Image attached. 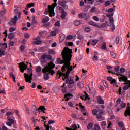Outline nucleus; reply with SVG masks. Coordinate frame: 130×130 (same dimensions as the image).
<instances>
[{
  "mask_svg": "<svg viewBox=\"0 0 130 130\" xmlns=\"http://www.w3.org/2000/svg\"><path fill=\"white\" fill-rule=\"evenodd\" d=\"M102 48L104 50L106 49V43L105 42L103 43V44L102 46Z\"/></svg>",
  "mask_w": 130,
  "mask_h": 130,
  "instance_id": "nucleus-53",
  "label": "nucleus"
},
{
  "mask_svg": "<svg viewBox=\"0 0 130 130\" xmlns=\"http://www.w3.org/2000/svg\"><path fill=\"white\" fill-rule=\"evenodd\" d=\"M49 54H56V52L53 49H50L48 51Z\"/></svg>",
  "mask_w": 130,
  "mask_h": 130,
  "instance_id": "nucleus-29",
  "label": "nucleus"
},
{
  "mask_svg": "<svg viewBox=\"0 0 130 130\" xmlns=\"http://www.w3.org/2000/svg\"><path fill=\"white\" fill-rule=\"evenodd\" d=\"M72 53L73 51L72 49H69L68 47H64L62 52V56L63 60H61V58H58L57 59V63L58 64H62V72H66V69L68 71L73 68V66H71V60L72 59Z\"/></svg>",
  "mask_w": 130,
  "mask_h": 130,
  "instance_id": "nucleus-1",
  "label": "nucleus"
},
{
  "mask_svg": "<svg viewBox=\"0 0 130 130\" xmlns=\"http://www.w3.org/2000/svg\"><path fill=\"white\" fill-rule=\"evenodd\" d=\"M67 1L63 0L60 2H59V5L61 6V7H63L64 8L66 6Z\"/></svg>",
  "mask_w": 130,
  "mask_h": 130,
  "instance_id": "nucleus-21",
  "label": "nucleus"
},
{
  "mask_svg": "<svg viewBox=\"0 0 130 130\" xmlns=\"http://www.w3.org/2000/svg\"><path fill=\"white\" fill-rule=\"evenodd\" d=\"M99 112L97 110V109H93L92 110V114L95 116V115H97V113H98Z\"/></svg>",
  "mask_w": 130,
  "mask_h": 130,
  "instance_id": "nucleus-40",
  "label": "nucleus"
},
{
  "mask_svg": "<svg viewBox=\"0 0 130 130\" xmlns=\"http://www.w3.org/2000/svg\"><path fill=\"white\" fill-rule=\"evenodd\" d=\"M96 100L99 104H102V105L104 104V101L100 96L97 97Z\"/></svg>",
  "mask_w": 130,
  "mask_h": 130,
  "instance_id": "nucleus-16",
  "label": "nucleus"
},
{
  "mask_svg": "<svg viewBox=\"0 0 130 130\" xmlns=\"http://www.w3.org/2000/svg\"><path fill=\"white\" fill-rule=\"evenodd\" d=\"M119 37H116V44H118V43H119Z\"/></svg>",
  "mask_w": 130,
  "mask_h": 130,
  "instance_id": "nucleus-59",
  "label": "nucleus"
},
{
  "mask_svg": "<svg viewBox=\"0 0 130 130\" xmlns=\"http://www.w3.org/2000/svg\"><path fill=\"white\" fill-rule=\"evenodd\" d=\"M128 89H129V86L128 85H125L123 88V92H125Z\"/></svg>",
  "mask_w": 130,
  "mask_h": 130,
  "instance_id": "nucleus-36",
  "label": "nucleus"
},
{
  "mask_svg": "<svg viewBox=\"0 0 130 130\" xmlns=\"http://www.w3.org/2000/svg\"><path fill=\"white\" fill-rule=\"evenodd\" d=\"M107 110L110 114H113V111H112V110H111V108H107Z\"/></svg>",
  "mask_w": 130,
  "mask_h": 130,
  "instance_id": "nucleus-39",
  "label": "nucleus"
},
{
  "mask_svg": "<svg viewBox=\"0 0 130 130\" xmlns=\"http://www.w3.org/2000/svg\"><path fill=\"white\" fill-rule=\"evenodd\" d=\"M10 76L11 77V78H13V81L14 82V83H16V77H15V75L14 74H13V73H10Z\"/></svg>",
  "mask_w": 130,
  "mask_h": 130,
  "instance_id": "nucleus-38",
  "label": "nucleus"
},
{
  "mask_svg": "<svg viewBox=\"0 0 130 130\" xmlns=\"http://www.w3.org/2000/svg\"><path fill=\"white\" fill-rule=\"evenodd\" d=\"M72 71H73V68L68 69L66 72V74L58 71L57 74V77H59V79L61 76H63V81H66V84H68V83L69 85H73V84H75V81L72 79V77L69 76L70 73H71Z\"/></svg>",
  "mask_w": 130,
  "mask_h": 130,
  "instance_id": "nucleus-3",
  "label": "nucleus"
},
{
  "mask_svg": "<svg viewBox=\"0 0 130 130\" xmlns=\"http://www.w3.org/2000/svg\"><path fill=\"white\" fill-rule=\"evenodd\" d=\"M118 79L120 82H126V81H127L128 80V78L126 76H123L119 77Z\"/></svg>",
  "mask_w": 130,
  "mask_h": 130,
  "instance_id": "nucleus-15",
  "label": "nucleus"
},
{
  "mask_svg": "<svg viewBox=\"0 0 130 130\" xmlns=\"http://www.w3.org/2000/svg\"><path fill=\"white\" fill-rule=\"evenodd\" d=\"M102 3H103V0H96L94 3V6H98L100 4H102Z\"/></svg>",
  "mask_w": 130,
  "mask_h": 130,
  "instance_id": "nucleus-25",
  "label": "nucleus"
},
{
  "mask_svg": "<svg viewBox=\"0 0 130 130\" xmlns=\"http://www.w3.org/2000/svg\"><path fill=\"white\" fill-rule=\"evenodd\" d=\"M94 128L95 130H101L100 126H99V125L98 124L94 125Z\"/></svg>",
  "mask_w": 130,
  "mask_h": 130,
  "instance_id": "nucleus-47",
  "label": "nucleus"
},
{
  "mask_svg": "<svg viewBox=\"0 0 130 130\" xmlns=\"http://www.w3.org/2000/svg\"><path fill=\"white\" fill-rule=\"evenodd\" d=\"M104 86L105 87V88H108V84H107V82L105 81H103Z\"/></svg>",
  "mask_w": 130,
  "mask_h": 130,
  "instance_id": "nucleus-56",
  "label": "nucleus"
},
{
  "mask_svg": "<svg viewBox=\"0 0 130 130\" xmlns=\"http://www.w3.org/2000/svg\"><path fill=\"white\" fill-rule=\"evenodd\" d=\"M20 18H18V16H14L13 18H12L11 22H9L10 25H16L17 21Z\"/></svg>",
  "mask_w": 130,
  "mask_h": 130,
  "instance_id": "nucleus-9",
  "label": "nucleus"
},
{
  "mask_svg": "<svg viewBox=\"0 0 130 130\" xmlns=\"http://www.w3.org/2000/svg\"><path fill=\"white\" fill-rule=\"evenodd\" d=\"M55 68V64L53 63V62L51 61L48 64L42 69V72L44 75V79L45 80H48L49 79V74H51L52 76H53L55 74V71L53 69Z\"/></svg>",
  "mask_w": 130,
  "mask_h": 130,
  "instance_id": "nucleus-2",
  "label": "nucleus"
},
{
  "mask_svg": "<svg viewBox=\"0 0 130 130\" xmlns=\"http://www.w3.org/2000/svg\"><path fill=\"white\" fill-rule=\"evenodd\" d=\"M14 12H15V16H16V17H17V18H18L19 19H21V15H22V13L20 11H19V9H14Z\"/></svg>",
  "mask_w": 130,
  "mask_h": 130,
  "instance_id": "nucleus-12",
  "label": "nucleus"
},
{
  "mask_svg": "<svg viewBox=\"0 0 130 130\" xmlns=\"http://www.w3.org/2000/svg\"><path fill=\"white\" fill-rule=\"evenodd\" d=\"M120 102H121V98H118L116 102V107H117L119 104H120Z\"/></svg>",
  "mask_w": 130,
  "mask_h": 130,
  "instance_id": "nucleus-27",
  "label": "nucleus"
},
{
  "mask_svg": "<svg viewBox=\"0 0 130 130\" xmlns=\"http://www.w3.org/2000/svg\"><path fill=\"white\" fill-rule=\"evenodd\" d=\"M92 19L94 21H96V22H98L99 21V18H98V17H97V16H93L92 17Z\"/></svg>",
  "mask_w": 130,
  "mask_h": 130,
  "instance_id": "nucleus-55",
  "label": "nucleus"
},
{
  "mask_svg": "<svg viewBox=\"0 0 130 130\" xmlns=\"http://www.w3.org/2000/svg\"><path fill=\"white\" fill-rule=\"evenodd\" d=\"M111 3L109 1H107L105 3V5L106 7L109 6Z\"/></svg>",
  "mask_w": 130,
  "mask_h": 130,
  "instance_id": "nucleus-54",
  "label": "nucleus"
},
{
  "mask_svg": "<svg viewBox=\"0 0 130 130\" xmlns=\"http://www.w3.org/2000/svg\"><path fill=\"white\" fill-rule=\"evenodd\" d=\"M59 37L60 40H64V38H66V36L63 33H61L59 35Z\"/></svg>",
  "mask_w": 130,
  "mask_h": 130,
  "instance_id": "nucleus-26",
  "label": "nucleus"
},
{
  "mask_svg": "<svg viewBox=\"0 0 130 130\" xmlns=\"http://www.w3.org/2000/svg\"><path fill=\"white\" fill-rule=\"evenodd\" d=\"M111 84H116V80L115 79H112L111 82Z\"/></svg>",
  "mask_w": 130,
  "mask_h": 130,
  "instance_id": "nucleus-63",
  "label": "nucleus"
},
{
  "mask_svg": "<svg viewBox=\"0 0 130 130\" xmlns=\"http://www.w3.org/2000/svg\"><path fill=\"white\" fill-rule=\"evenodd\" d=\"M5 51H6V50H4L2 48L0 49V53H1V54L3 55H6V53Z\"/></svg>",
  "mask_w": 130,
  "mask_h": 130,
  "instance_id": "nucleus-44",
  "label": "nucleus"
},
{
  "mask_svg": "<svg viewBox=\"0 0 130 130\" xmlns=\"http://www.w3.org/2000/svg\"><path fill=\"white\" fill-rule=\"evenodd\" d=\"M34 3H29L27 4L26 7H25V10H26V11H28V10H29V9H30V8H32V7H34Z\"/></svg>",
  "mask_w": 130,
  "mask_h": 130,
  "instance_id": "nucleus-18",
  "label": "nucleus"
},
{
  "mask_svg": "<svg viewBox=\"0 0 130 130\" xmlns=\"http://www.w3.org/2000/svg\"><path fill=\"white\" fill-rule=\"evenodd\" d=\"M120 106L121 108H125V107H126V103H124L122 102Z\"/></svg>",
  "mask_w": 130,
  "mask_h": 130,
  "instance_id": "nucleus-41",
  "label": "nucleus"
},
{
  "mask_svg": "<svg viewBox=\"0 0 130 130\" xmlns=\"http://www.w3.org/2000/svg\"><path fill=\"white\" fill-rule=\"evenodd\" d=\"M73 97V94L72 93H66L64 95V98L66 99V101H69Z\"/></svg>",
  "mask_w": 130,
  "mask_h": 130,
  "instance_id": "nucleus-13",
  "label": "nucleus"
},
{
  "mask_svg": "<svg viewBox=\"0 0 130 130\" xmlns=\"http://www.w3.org/2000/svg\"><path fill=\"white\" fill-rule=\"evenodd\" d=\"M59 11L61 14V18L62 19H64L67 16H68V13L64 11V9L62 7H59Z\"/></svg>",
  "mask_w": 130,
  "mask_h": 130,
  "instance_id": "nucleus-7",
  "label": "nucleus"
},
{
  "mask_svg": "<svg viewBox=\"0 0 130 130\" xmlns=\"http://www.w3.org/2000/svg\"><path fill=\"white\" fill-rule=\"evenodd\" d=\"M85 93V95L86 96L85 97V100H87V99H88V98H89L90 99V98H89V95L88 94V93H87V92L84 91Z\"/></svg>",
  "mask_w": 130,
  "mask_h": 130,
  "instance_id": "nucleus-60",
  "label": "nucleus"
},
{
  "mask_svg": "<svg viewBox=\"0 0 130 130\" xmlns=\"http://www.w3.org/2000/svg\"><path fill=\"white\" fill-rule=\"evenodd\" d=\"M19 68H22L24 70H27L28 69V66L25 64V62H22V63H20L19 64Z\"/></svg>",
  "mask_w": 130,
  "mask_h": 130,
  "instance_id": "nucleus-14",
  "label": "nucleus"
},
{
  "mask_svg": "<svg viewBox=\"0 0 130 130\" xmlns=\"http://www.w3.org/2000/svg\"><path fill=\"white\" fill-rule=\"evenodd\" d=\"M38 110H41L44 113H45V112H44V110H45V107H44V106H40Z\"/></svg>",
  "mask_w": 130,
  "mask_h": 130,
  "instance_id": "nucleus-33",
  "label": "nucleus"
},
{
  "mask_svg": "<svg viewBox=\"0 0 130 130\" xmlns=\"http://www.w3.org/2000/svg\"><path fill=\"white\" fill-rule=\"evenodd\" d=\"M101 125L102 126H105L106 125V122L105 121L102 122Z\"/></svg>",
  "mask_w": 130,
  "mask_h": 130,
  "instance_id": "nucleus-64",
  "label": "nucleus"
},
{
  "mask_svg": "<svg viewBox=\"0 0 130 130\" xmlns=\"http://www.w3.org/2000/svg\"><path fill=\"white\" fill-rule=\"evenodd\" d=\"M83 18L85 21L89 20V14L86 13H83Z\"/></svg>",
  "mask_w": 130,
  "mask_h": 130,
  "instance_id": "nucleus-22",
  "label": "nucleus"
},
{
  "mask_svg": "<svg viewBox=\"0 0 130 130\" xmlns=\"http://www.w3.org/2000/svg\"><path fill=\"white\" fill-rule=\"evenodd\" d=\"M118 125L119 126V127H120L121 128H123L124 125L123 124V122H120L118 123Z\"/></svg>",
  "mask_w": 130,
  "mask_h": 130,
  "instance_id": "nucleus-46",
  "label": "nucleus"
},
{
  "mask_svg": "<svg viewBox=\"0 0 130 130\" xmlns=\"http://www.w3.org/2000/svg\"><path fill=\"white\" fill-rule=\"evenodd\" d=\"M98 113L96 115V117L98 118V119H99L100 121H102V120H104L105 118L103 116H102L103 115V111H102V110H99L98 111Z\"/></svg>",
  "mask_w": 130,
  "mask_h": 130,
  "instance_id": "nucleus-6",
  "label": "nucleus"
},
{
  "mask_svg": "<svg viewBox=\"0 0 130 130\" xmlns=\"http://www.w3.org/2000/svg\"><path fill=\"white\" fill-rule=\"evenodd\" d=\"M124 72H125V69H124V68H120V74H123V73H124Z\"/></svg>",
  "mask_w": 130,
  "mask_h": 130,
  "instance_id": "nucleus-50",
  "label": "nucleus"
},
{
  "mask_svg": "<svg viewBox=\"0 0 130 130\" xmlns=\"http://www.w3.org/2000/svg\"><path fill=\"white\" fill-rule=\"evenodd\" d=\"M90 11L91 13H95L96 12V7H92Z\"/></svg>",
  "mask_w": 130,
  "mask_h": 130,
  "instance_id": "nucleus-52",
  "label": "nucleus"
},
{
  "mask_svg": "<svg viewBox=\"0 0 130 130\" xmlns=\"http://www.w3.org/2000/svg\"><path fill=\"white\" fill-rule=\"evenodd\" d=\"M94 126V124L92 122H90L87 125V129L91 130V128Z\"/></svg>",
  "mask_w": 130,
  "mask_h": 130,
  "instance_id": "nucleus-23",
  "label": "nucleus"
},
{
  "mask_svg": "<svg viewBox=\"0 0 130 130\" xmlns=\"http://www.w3.org/2000/svg\"><path fill=\"white\" fill-rule=\"evenodd\" d=\"M110 55L112 58H116V54L114 52H111Z\"/></svg>",
  "mask_w": 130,
  "mask_h": 130,
  "instance_id": "nucleus-32",
  "label": "nucleus"
},
{
  "mask_svg": "<svg viewBox=\"0 0 130 130\" xmlns=\"http://www.w3.org/2000/svg\"><path fill=\"white\" fill-rule=\"evenodd\" d=\"M86 77H87V74L86 73H83L81 75V79L82 80H84L86 79Z\"/></svg>",
  "mask_w": 130,
  "mask_h": 130,
  "instance_id": "nucleus-43",
  "label": "nucleus"
},
{
  "mask_svg": "<svg viewBox=\"0 0 130 130\" xmlns=\"http://www.w3.org/2000/svg\"><path fill=\"white\" fill-rule=\"evenodd\" d=\"M82 23L80 22V20H77L74 21V25L75 26H79V25H81Z\"/></svg>",
  "mask_w": 130,
  "mask_h": 130,
  "instance_id": "nucleus-28",
  "label": "nucleus"
},
{
  "mask_svg": "<svg viewBox=\"0 0 130 130\" xmlns=\"http://www.w3.org/2000/svg\"><path fill=\"white\" fill-rule=\"evenodd\" d=\"M47 58L48 60H51V59H52V56H51L50 54H49L47 55Z\"/></svg>",
  "mask_w": 130,
  "mask_h": 130,
  "instance_id": "nucleus-51",
  "label": "nucleus"
},
{
  "mask_svg": "<svg viewBox=\"0 0 130 130\" xmlns=\"http://www.w3.org/2000/svg\"><path fill=\"white\" fill-rule=\"evenodd\" d=\"M32 25L33 26H36V25H37V21L35 20V17H32Z\"/></svg>",
  "mask_w": 130,
  "mask_h": 130,
  "instance_id": "nucleus-24",
  "label": "nucleus"
},
{
  "mask_svg": "<svg viewBox=\"0 0 130 130\" xmlns=\"http://www.w3.org/2000/svg\"><path fill=\"white\" fill-rule=\"evenodd\" d=\"M90 41H91V45H93V46H95L96 44L98 43V42L99 41L97 39H94V40H90Z\"/></svg>",
  "mask_w": 130,
  "mask_h": 130,
  "instance_id": "nucleus-19",
  "label": "nucleus"
},
{
  "mask_svg": "<svg viewBox=\"0 0 130 130\" xmlns=\"http://www.w3.org/2000/svg\"><path fill=\"white\" fill-rule=\"evenodd\" d=\"M126 82L124 83V85H128L130 87V80H127Z\"/></svg>",
  "mask_w": 130,
  "mask_h": 130,
  "instance_id": "nucleus-61",
  "label": "nucleus"
},
{
  "mask_svg": "<svg viewBox=\"0 0 130 130\" xmlns=\"http://www.w3.org/2000/svg\"><path fill=\"white\" fill-rule=\"evenodd\" d=\"M44 126L46 127V130H49V128L50 130H54L53 128H52V126L50 125V126H47L46 124H45Z\"/></svg>",
  "mask_w": 130,
  "mask_h": 130,
  "instance_id": "nucleus-31",
  "label": "nucleus"
},
{
  "mask_svg": "<svg viewBox=\"0 0 130 130\" xmlns=\"http://www.w3.org/2000/svg\"><path fill=\"white\" fill-rule=\"evenodd\" d=\"M89 25H91V26H94L95 27H96V26H97V24L95 22H94L93 21H90L89 22Z\"/></svg>",
  "mask_w": 130,
  "mask_h": 130,
  "instance_id": "nucleus-48",
  "label": "nucleus"
},
{
  "mask_svg": "<svg viewBox=\"0 0 130 130\" xmlns=\"http://www.w3.org/2000/svg\"><path fill=\"white\" fill-rule=\"evenodd\" d=\"M41 67L40 66H38L37 68H36V72L37 73H41Z\"/></svg>",
  "mask_w": 130,
  "mask_h": 130,
  "instance_id": "nucleus-37",
  "label": "nucleus"
},
{
  "mask_svg": "<svg viewBox=\"0 0 130 130\" xmlns=\"http://www.w3.org/2000/svg\"><path fill=\"white\" fill-rule=\"evenodd\" d=\"M42 59L43 60H46V58H47V55L46 54H43L41 56Z\"/></svg>",
  "mask_w": 130,
  "mask_h": 130,
  "instance_id": "nucleus-45",
  "label": "nucleus"
},
{
  "mask_svg": "<svg viewBox=\"0 0 130 130\" xmlns=\"http://www.w3.org/2000/svg\"><path fill=\"white\" fill-rule=\"evenodd\" d=\"M40 39V37H37L34 39V41L32 42V44H33V45H35V44L37 45H39V44H41V43H42V42L39 40Z\"/></svg>",
  "mask_w": 130,
  "mask_h": 130,
  "instance_id": "nucleus-10",
  "label": "nucleus"
},
{
  "mask_svg": "<svg viewBox=\"0 0 130 130\" xmlns=\"http://www.w3.org/2000/svg\"><path fill=\"white\" fill-rule=\"evenodd\" d=\"M78 87L80 88V89H82L83 88V86L82 85V84L81 83V82H79L78 83Z\"/></svg>",
  "mask_w": 130,
  "mask_h": 130,
  "instance_id": "nucleus-58",
  "label": "nucleus"
},
{
  "mask_svg": "<svg viewBox=\"0 0 130 130\" xmlns=\"http://www.w3.org/2000/svg\"><path fill=\"white\" fill-rule=\"evenodd\" d=\"M79 107H80V108H81V111H82V112L83 113V115L85 116H88L89 114H88L87 113H86V112L87 111V110H86V109H85V106L82 105V103H79Z\"/></svg>",
  "mask_w": 130,
  "mask_h": 130,
  "instance_id": "nucleus-11",
  "label": "nucleus"
},
{
  "mask_svg": "<svg viewBox=\"0 0 130 130\" xmlns=\"http://www.w3.org/2000/svg\"><path fill=\"white\" fill-rule=\"evenodd\" d=\"M62 92L64 94L68 92V88L66 87V83H63V86H62Z\"/></svg>",
  "mask_w": 130,
  "mask_h": 130,
  "instance_id": "nucleus-17",
  "label": "nucleus"
},
{
  "mask_svg": "<svg viewBox=\"0 0 130 130\" xmlns=\"http://www.w3.org/2000/svg\"><path fill=\"white\" fill-rule=\"evenodd\" d=\"M8 47L7 46V43H4L2 44L1 46V49H4V50H6V48Z\"/></svg>",
  "mask_w": 130,
  "mask_h": 130,
  "instance_id": "nucleus-34",
  "label": "nucleus"
},
{
  "mask_svg": "<svg viewBox=\"0 0 130 130\" xmlns=\"http://www.w3.org/2000/svg\"><path fill=\"white\" fill-rule=\"evenodd\" d=\"M68 105H69L70 107H74V104H73V103H72V102H69V103H68Z\"/></svg>",
  "mask_w": 130,
  "mask_h": 130,
  "instance_id": "nucleus-62",
  "label": "nucleus"
},
{
  "mask_svg": "<svg viewBox=\"0 0 130 130\" xmlns=\"http://www.w3.org/2000/svg\"><path fill=\"white\" fill-rule=\"evenodd\" d=\"M119 69H120V67L117 66L115 67L114 70H115V72H116L117 73L119 74Z\"/></svg>",
  "mask_w": 130,
  "mask_h": 130,
  "instance_id": "nucleus-35",
  "label": "nucleus"
},
{
  "mask_svg": "<svg viewBox=\"0 0 130 130\" xmlns=\"http://www.w3.org/2000/svg\"><path fill=\"white\" fill-rule=\"evenodd\" d=\"M33 76V71H32V68H28V74L24 73V78L25 79V81L27 82L31 83Z\"/></svg>",
  "mask_w": 130,
  "mask_h": 130,
  "instance_id": "nucleus-5",
  "label": "nucleus"
},
{
  "mask_svg": "<svg viewBox=\"0 0 130 130\" xmlns=\"http://www.w3.org/2000/svg\"><path fill=\"white\" fill-rule=\"evenodd\" d=\"M14 37H15V35H14V33H10L8 35L9 39L12 40L13 39V38H14Z\"/></svg>",
  "mask_w": 130,
  "mask_h": 130,
  "instance_id": "nucleus-30",
  "label": "nucleus"
},
{
  "mask_svg": "<svg viewBox=\"0 0 130 130\" xmlns=\"http://www.w3.org/2000/svg\"><path fill=\"white\" fill-rule=\"evenodd\" d=\"M8 122H6L7 125L8 126H12V124H14L15 123V120L14 119H11L10 116L7 117Z\"/></svg>",
  "mask_w": 130,
  "mask_h": 130,
  "instance_id": "nucleus-8",
  "label": "nucleus"
},
{
  "mask_svg": "<svg viewBox=\"0 0 130 130\" xmlns=\"http://www.w3.org/2000/svg\"><path fill=\"white\" fill-rule=\"evenodd\" d=\"M5 14H6V9H4L0 12V15L3 16Z\"/></svg>",
  "mask_w": 130,
  "mask_h": 130,
  "instance_id": "nucleus-42",
  "label": "nucleus"
},
{
  "mask_svg": "<svg viewBox=\"0 0 130 130\" xmlns=\"http://www.w3.org/2000/svg\"><path fill=\"white\" fill-rule=\"evenodd\" d=\"M60 25V22H59V21H57L55 23V26H56V27H59Z\"/></svg>",
  "mask_w": 130,
  "mask_h": 130,
  "instance_id": "nucleus-57",
  "label": "nucleus"
},
{
  "mask_svg": "<svg viewBox=\"0 0 130 130\" xmlns=\"http://www.w3.org/2000/svg\"><path fill=\"white\" fill-rule=\"evenodd\" d=\"M73 38H74V36H73L72 35H68L67 37H66V39H67V40H69L70 39H73Z\"/></svg>",
  "mask_w": 130,
  "mask_h": 130,
  "instance_id": "nucleus-49",
  "label": "nucleus"
},
{
  "mask_svg": "<svg viewBox=\"0 0 130 130\" xmlns=\"http://www.w3.org/2000/svg\"><path fill=\"white\" fill-rule=\"evenodd\" d=\"M48 21H49V17H44V18H43L42 23L43 24H45V23H47V22H48Z\"/></svg>",
  "mask_w": 130,
  "mask_h": 130,
  "instance_id": "nucleus-20",
  "label": "nucleus"
},
{
  "mask_svg": "<svg viewBox=\"0 0 130 130\" xmlns=\"http://www.w3.org/2000/svg\"><path fill=\"white\" fill-rule=\"evenodd\" d=\"M55 2L54 3H53L51 6L49 5L48 6V8L46 9L45 10V15H49V17H54V15H55V13H54V8L56 6H57V4L56 2H57V0H53Z\"/></svg>",
  "mask_w": 130,
  "mask_h": 130,
  "instance_id": "nucleus-4",
  "label": "nucleus"
}]
</instances>
